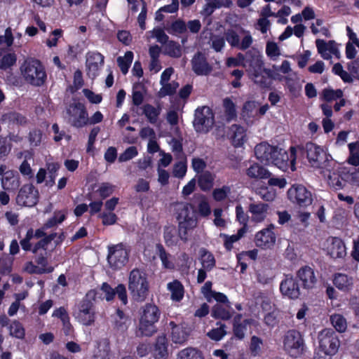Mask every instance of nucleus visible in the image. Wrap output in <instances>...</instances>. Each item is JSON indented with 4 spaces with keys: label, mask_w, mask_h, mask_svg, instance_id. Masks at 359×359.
<instances>
[{
    "label": "nucleus",
    "mask_w": 359,
    "mask_h": 359,
    "mask_svg": "<svg viewBox=\"0 0 359 359\" xmlns=\"http://www.w3.org/2000/svg\"><path fill=\"white\" fill-rule=\"evenodd\" d=\"M296 152L294 147H290L289 154L285 149L265 142L255 147V154L259 161L266 165H273L283 171L288 168L295 170Z\"/></svg>",
    "instance_id": "1"
},
{
    "label": "nucleus",
    "mask_w": 359,
    "mask_h": 359,
    "mask_svg": "<svg viewBox=\"0 0 359 359\" xmlns=\"http://www.w3.org/2000/svg\"><path fill=\"white\" fill-rule=\"evenodd\" d=\"M97 293L90 290L77 305L74 313L75 319L84 326H91L96 319L95 299Z\"/></svg>",
    "instance_id": "2"
},
{
    "label": "nucleus",
    "mask_w": 359,
    "mask_h": 359,
    "mask_svg": "<svg viewBox=\"0 0 359 359\" xmlns=\"http://www.w3.org/2000/svg\"><path fill=\"white\" fill-rule=\"evenodd\" d=\"M160 311L154 304H146L142 309L137 334L141 336L150 337L156 332V323L160 318Z\"/></svg>",
    "instance_id": "3"
},
{
    "label": "nucleus",
    "mask_w": 359,
    "mask_h": 359,
    "mask_svg": "<svg viewBox=\"0 0 359 359\" xmlns=\"http://www.w3.org/2000/svg\"><path fill=\"white\" fill-rule=\"evenodd\" d=\"M180 238L188 240V231L196 227L197 222L193 207L189 203L177 204L176 208Z\"/></svg>",
    "instance_id": "4"
},
{
    "label": "nucleus",
    "mask_w": 359,
    "mask_h": 359,
    "mask_svg": "<svg viewBox=\"0 0 359 359\" xmlns=\"http://www.w3.org/2000/svg\"><path fill=\"white\" fill-rule=\"evenodd\" d=\"M20 70L25 81L35 86L43 85L46 79L43 66L36 59L25 60L21 65Z\"/></svg>",
    "instance_id": "5"
},
{
    "label": "nucleus",
    "mask_w": 359,
    "mask_h": 359,
    "mask_svg": "<svg viewBox=\"0 0 359 359\" xmlns=\"http://www.w3.org/2000/svg\"><path fill=\"white\" fill-rule=\"evenodd\" d=\"M128 289L135 301L143 302L149 292L146 274L137 269H133L128 278Z\"/></svg>",
    "instance_id": "6"
},
{
    "label": "nucleus",
    "mask_w": 359,
    "mask_h": 359,
    "mask_svg": "<svg viewBox=\"0 0 359 359\" xmlns=\"http://www.w3.org/2000/svg\"><path fill=\"white\" fill-rule=\"evenodd\" d=\"M224 37L232 48L241 50H247L253 43V38L250 32L243 28L229 29L224 32Z\"/></svg>",
    "instance_id": "7"
},
{
    "label": "nucleus",
    "mask_w": 359,
    "mask_h": 359,
    "mask_svg": "<svg viewBox=\"0 0 359 359\" xmlns=\"http://www.w3.org/2000/svg\"><path fill=\"white\" fill-rule=\"evenodd\" d=\"M283 348L291 357H300L305 350L304 340L301 333L294 330L287 331L283 338Z\"/></svg>",
    "instance_id": "8"
},
{
    "label": "nucleus",
    "mask_w": 359,
    "mask_h": 359,
    "mask_svg": "<svg viewBox=\"0 0 359 359\" xmlns=\"http://www.w3.org/2000/svg\"><path fill=\"white\" fill-rule=\"evenodd\" d=\"M304 150L309 163L313 168L324 169L328 165L331 156L321 147L313 143L307 142Z\"/></svg>",
    "instance_id": "9"
},
{
    "label": "nucleus",
    "mask_w": 359,
    "mask_h": 359,
    "mask_svg": "<svg viewBox=\"0 0 359 359\" xmlns=\"http://www.w3.org/2000/svg\"><path fill=\"white\" fill-rule=\"evenodd\" d=\"M130 249L123 243L108 246L107 261L114 269H120L128 261Z\"/></svg>",
    "instance_id": "10"
},
{
    "label": "nucleus",
    "mask_w": 359,
    "mask_h": 359,
    "mask_svg": "<svg viewBox=\"0 0 359 359\" xmlns=\"http://www.w3.org/2000/svg\"><path fill=\"white\" fill-rule=\"evenodd\" d=\"M214 123V115L210 107L203 106L196 109L193 125L197 133H208Z\"/></svg>",
    "instance_id": "11"
},
{
    "label": "nucleus",
    "mask_w": 359,
    "mask_h": 359,
    "mask_svg": "<svg viewBox=\"0 0 359 359\" xmlns=\"http://www.w3.org/2000/svg\"><path fill=\"white\" fill-rule=\"evenodd\" d=\"M319 348L326 355H334L340 346L339 340L331 329H325L318 334Z\"/></svg>",
    "instance_id": "12"
},
{
    "label": "nucleus",
    "mask_w": 359,
    "mask_h": 359,
    "mask_svg": "<svg viewBox=\"0 0 359 359\" xmlns=\"http://www.w3.org/2000/svg\"><path fill=\"white\" fill-rule=\"evenodd\" d=\"M39 200V191L34 185L27 184L23 185L16 197V203L20 206L33 207Z\"/></svg>",
    "instance_id": "13"
},
{
    "label": "nucleus",
    "mask_w": 359,
    "mask_h": 359,
    "mask_svg": "<svg viewBox=\"0 0 359 359\" xmlns=\"http://www.w3.org/2000/svg\"><path fill=\"white\" fill-rule=\"evenodd\" d=\"M69 121L76 128H81L88 123V117L85 107L81 103L71 104L67 109Z\"/></svg>",
    "instance_id": "14"
},
{
    "label": "nucleus",
    "mask_w": 359,
    "mask_h": 359,
    "mask_svg": "<svg viewBox=\"0 0 359 359\" xmlns=\"http://www.w3.org/2000/svg\"><path fill=\"white\" fill-rule=\"evenodd\" d=\"M289 198L301 207H307L312 203L311 193L303 185H293L287 191Z\"/></svg>",
    "instance_id": "15"
},
{
    "label": "nucleus",
    "mask_w": 359,
    "mask_h": 359,
    "mask_svg": "<svg viewBox=\"0 0 359 359\" xmlns=\"http://www.w3.org/2000/svg\"><path fill=\"white\" fill-rule=\"evenodd\" d=\"M0 180L4 190L14 191L20 186V177L16 172L8 170L5 165H0Z\"/></svg>",
    "instance_id": "16"
},
{
    "label": "nucleus",
    "mask_w": 359,
    "mask_h": 359,
    "mask_svg": "<svg viewBox=\"0 0 359 359\" xmlns=\"http://www.w3.org/2000/svg\"><path fill=\"white\" fill-rule=\"evenodd\" d=\"M324 246L327 254L332 258H342L346 255L345 245L339 238L329 237Z\"/></svg>",
    "instance_id": "17"
},
{
    "label": "nucleus",
    "mask_w": 359,
    "mask_h": 359,
    "mask_svg": "<svg viewBox=\"0 0 359 359\" xmlns=\"http://www.w3.org/2000/svg\"><path fill=\"white\" fill-rule=\"evenodd\" d=\"M88 75L91 79L98 75L100 67L104 64V56L98 52H88L86 54Z\"/></svg>",
    "instance_id": "18"
},
{
    "label": "nucleus",
    "mask_w": 359,
    "mask_h": 359,
    "mask_svg": "<svg viewBox=\"0 0 359 359\" xmlns=\"http://www.w3.org/2000/svg\"><path fill=\"white\" fill-rule=\"evenodd\" d=\"M316 45L318 53L320 54L323 59L330 60L332 57V55L339 58L340 52L337 44L334 41H329L328 42H326L323 39H316Z\"/></svg>",
    "instance_id": "19"
},
{
    "label": "nucleus",
    "mask_w": 359,
    "mask_h": 359,
    "mask_svg": "<svg viewBox=\"0 0 359 359\" xmlns=\"http://www.w3.org/2000/svg\"><path fill=\"white\" fill-rule=\"evenodd\" d=\"M280 290L283 295L292 299L300 296V287L296 278L292 276H286L280 285Z\"/></svg>",
    "instance_id": "20"
},
{
    "label": "nucleus",
    "mask_w": 359,
    "mask_h": 359,
    "mask_svg": "<svg viewBox=\"0 0 359 359\" xmlns=\"http://www.w3.org/2000/svg\"><path fill=\"white\" fill-rule=\"evenodd\" d=\"M191 62L192 70L197 75H208L212 70L211 65L207 61L206 57L201 52H198L194 55Z\"/></svg>",
    "instance_id": "21"
},
{
    "label": "nucleus",
    "mask_w": 359,
    "mask_h": 359,
    "mask_svg": "<svg viewBox=\"0 0 359 359\" xmlns=\"http://www.w3.org/2000/svg\"><path fill=\"white\" fill-rule=\"evenodd\" d=\"M273 225L264 229L255 235V244L257 246L262 248H269L273 246L276 243V236L272 231Z\"/></svg>",
    "instance_id": "22"
},
{
    "label": "nucleus",
    "mask_w": 359,
    "mask_h": 359,
    "mask_svg": "<svg viewBox=\"0 0 359 359\" xmlns=\"http://www.w3.org/2000/svg\"><path fill=\"white\" fill-rule=\"evenodd\" d=\"M169 326L171 328V339L173 343L183 344L187 341L189 329L185 325H177L175 322L170 321Z\"/></svg>",
    "instance_id": "23"
},
{
    "label": "nucleus",
    "mask_w": 359,
    "mask_h": 359,
    "mask_svg": "<svg viewBox=\"0 0 359 359\" xmlns=\"http://www.w3.org/2000/svg\"><path fill=\"white\" fill-rule=\"evenodd\" d=\"M269 205L264 203H252L249 205L248 211L251 214V220L256 223L263 222L268 215Z\"/></svg>",
    "instance_id": "24"
},
{
    "label": "nucleus",
    "mask_w": 359,
    "mask_h": 359,
    "mask_svg": "<svg viewBox=\"0 0 359 359\" xmlns=\"http://www.w3.org/2000/svg\"><path fill=\"white\" fill-rule=\"evenodd\" d=\"M297 276L299 280L302 281L304 289H312L317 282L314 271L307 266L300 268L297 273Z\"/></svg>",
    "instance_id": "25"
},
{
    "label": "nucleus",
    "mask_w": 359,
    "mask_h": 359,
    "mask_svg": "<svg viewBox=\"0 0 359 359\" xmlns=\"http://www.w3.org/2000/svg\"><path fill=\"white\" fill-rule=\"evenodd\" d=\"M228 135L236 147H241L247 140L245 128L238 124L231 126Z\"/></svg>",
    "instance_id": "26"
},
{
    "label": "nucleus",
    "mask_w": 359,
    "mask_h": 359,
    "mask_svg": "<svg viewBox=\"0 0 359 359\" xmlns=\"http://www.w3.org/2000/svg\"><path fill=\"white\" fill-rule=\"evenodd\" d=\"M259 104L255 101L246 102L242 109L241 117L244 121L251 125L258 116Z\"/></svg>",
    "instance_id": "27"
},
{
    "label": "nucleus",
    "mask_w": 359,
    "mask_h": 359,
    "mask_svg": "<svg viewBox=\"0 0 359 359\" xmlns=\"http://www.w3.org/2000/svg\"><path fill=\"white\" fill-rule=\"evenodd\" d=\"M1 121L4 123L8 124V126H22L27 123L26 117L15 111H10L4 114L2 116Z\"/></svg>",
    "instance_id": "28"
},
{
    "label": "nucleus",
    "mask_w": 359,
    "mask_h": 359,
    "mask_svg": "<svg viewBox=\"0 0 359 359\" xmlns=\"http://www.w3.org/2000/svg\"><path fill=\"white\" fill-rule=\"evenodd\" d=\"M168 342L165 335L158 336L154 344V355L156 358L161 359L168 355Z\"/></svg>",
    "instance_id": "29"
},
{
    "label": "nucleus",
    "mask_w": 359,
    "mask_h": 359,
    "mask_svg": "<svg viewBox=\"0 0 359 359\" xmlns=\"http://www.w3.org/2000/svg\"><path fill=\"white\" fill-rule=\"evenodd\" d=\"M246 175L252 179H266L271 173L258 163H254L246 170Z\"/></svg>",
    "instance_id": "30"
},
{
    "label": "nucleus",
    "mask_w": 359,
    "mask_h": 359,
    "mask_svg": "<svg viewBox=\"0 0 359 359\" xmlns=\"http://www.w3.org/2000/svg\"><path fill=\"white\" fill-rule=\"evenodd\" d=\"M334 284L339 290L348 291L353 286V279L346 274L338 273L334 276Z\"/></svg>",
    "instance_id": "31"
},
{
    "label": "nucleus",
    "mask_w": 359,
    "mask_h": 359,
    "mask_svg": "<svg viewBox=\"0 0 359 359\" xmlns=\"http://www.w3.org/2000/svg\"><path fill=\"white\" fill-rule=\"evenodd\" d=\"M179 234L177 235V230L174 225H167L163 229V238L165 244L169 246H175L177 244Z\"/></svg>",
    "instance_id": "32"
},
{
    "label": "nucleus",
    "mask_w": 359,
    "mask_h": 359,
    "mask_svg": "<svg viewBox=\"0 0 359 359\" xmlns=\"http://www.w3.org/2000/svg\"><path fill=\"white\" fill-rule=\"evenodd\" d=\"M231 194V187L228 185L217 188L212 191V197L217 202L224 201V200H228L230 202L233 201Z\"/></svg>",
    "instance_id": "33"
},
{
    "label": "nucleus",
    "mask_w": 359,
    "mask_h": 359,
    "mask_svg": "<svg viewBox=\"0 0 359 359\" xmlns=\"http://www.w3.org/2000/svg\"><path fill=\"white\" fill-rule=\"evenodd\" d=\"M156 253L159 257L164 268L172 269L175 265L172 260V256L168 253L161 244L156 245Z\"/></svg>",
    "instance_id": "34"
},
{
    "label": "nucleus",
    "mask_w": 359,
    "mask_h": 359,
    "mask_svg": "<svg viewBox=\"0 0 359 359\" xmlns=\"http://www.w3.org/2000/svg\"><path fill=\"white\" fill-rule=\"evenodd\" d=\"M342 173H344L343 171L338 172H330L327 174V183L330 187L335 190H340L345 187L346 182L341 177Z\"/></svg>",
    "instance_id": "35"
},
{
    "label": "nucleus",
    "mask_w": 359,
    "mask_h": 359,
    "mask_svg": "<svg viewBox=\"0 0 359 359\" xmlns=\"http://www.w3.org/2000/svg\"><path fill=\"white\" fill-rule=\"evenodd\" d=\"M199 252L202 268L205 269L206 271L212 269L215 266V259L213 255L205 248H201Z\"/></svg>",
    "instance_id": "36"
},
{
    "label": "nucleus",
    "mask_w": 359,
    "mask_h": 359,
    "mask_svg": "<svg viewBox=\"0 0 359 359\" xmlns=\"http://www.w3.org/2000/svg\"><path fill=\"white\" fill-rule=\"evenodd\" d=\"M168 289L171 293V299L179 302L184 297V287L178 280H174L168 284Z\"/></svg>",
    "instance_id": "37"
},
{
    "label": "nucleus",
    "mask_w": 359,
    "mask_h": 359,
    "mask_svg": "<svg viewBox=\"0 0 359 359\" xmlns=\"http://www.w3.org/2000/svg\"><path fill=\"white\" fill-rule=\"evenodd\" d=\"M163 53L171 57L179 58L182 55V48L177 42L170 41L164 46Z\"/></svg>",
    "instance_id": "38"
},
{
    "label": "nucleus",
    "mask_w": 359,
    "mask_h": 359,
    "mask_svg": "<svg viewBox=\"0 0 359 359\" xmlns=\"http://www.w3.org/2000/svg\"><path fill=\"white\" fill-rule=\"evenodd\" d=\"M349 156L347 163L353 166L359 165V142L349 143L348 145Z\"/></svg>",
    "instance_id": "39"
},
{
    "label": "nucleus",
    "mask_w": 359,
    "mask_h": 359,
    "mask_svg": "<svg viewBox=\"0 0 359 359\" xmlns=\"http://www.w3.org/2000/svg\"><path fill=\"white\" fill-rule=\"evenodd\" d=\"M224 114L227 121L235 119L237 116V112L235 104L232 100L226 97L223 100Z\"/></svg>",
    "instance_id": "40"
},
{
    "label": "nucleus",
    "mask_w": 359,
    "mask_h": 359,
    "mask_svg": "<svg viewBox=\"0 0 359 359\" xmlns=\"http://www.w3.org/2000/svg\"><path fill=\"white\" fill-rule=\"evenodd\" d=\"M224 36L211 34L208 44L210 47L217 53H221L224 50L226 43Z\"/></svg>",
    "instance_id": "41"
},
{
    "label": "nucleus",
    "mask_w": 359,
    "mask_h": 359,
    "mask_svg": "<svg viewBox=\"0 0 359 359\" xmlns=\"http://www.w3.org/2000/svg\"><path fill=\"white\" fill-rule=\"evenodd\" d=\"M33 159V155L29 151L25 152V160L22 162L21 165L19 167V170L20 173L29 179L32 178L34 176V173L32 169L31 168L30 164L28 163V160Z\"/></svg>",
    "instance_id": "42"
},
{
    "label": "nucleus",
    "mask_w": 359,
    "mask_h": 359,
    "mask_svg": "<svg viewBox=\"0 0 359 359\" xmlns=\"http://www.w3.org/2000/svg\"><path fill=\"white\" fill-rule=\"evenodd\" d=\"M160 112V107H155L149 104L143 106V114L145 115L149 122L152 124L156 123Z\"/></svg>",
    "instance_id": "43"
},
{
    "label": "nucleus",
    "mask_w": 359,
    "mask_h": 359,
    "mask_svg": "<svg viewBox=\"0 0 359 359\" xmlns=\"http://www.w3.org/2000/svg\"><path fill=\"white\" fill-rule=\"evenodd\" d=\"M177 359H203V358L196 348L188 347L178 352Z\"/></svg>",
    "instance_id": "44"
},
{
    "label": "nucleus",
    "mask_w": 359,
    "mask_h": 359,
    "mask_svg": "<svg viewBox=\"0 0 359 359\" xmlns=\"http://www.w3.org/2000/svg\"><path fill=\"white\" fill-rule=\"evenodd\" d=\"M214 176L209 172H205L199 175L198 186L203 191L210 189L213 186Z\"/></svg>",
    "instance_id": "45"
},
{
    "label": "nucleus",
    "mask_w": 359,
    "mask_h": 359,
    "mask_svg": "<svg viewBox=\"0 0 359 359\" xmlns=\"http://www.w3.org/2000/svg\"><path fill=\"white\" fill-rule=\"evenodd\" d=\"M133 53L131 51H127L123 57H118L117 58V63L123 74H126L128 69L133 62Z\"/></svg>",
    "instance_id": "46"
},
{
    "label": "nucleus",
    "mask_w": 359,
    "mask_h": 359,
    "mask_svg": "<svg viewBox=\"0 0 359 359\" xmlns=\"http://www.w3.org/2000/svg\"><path fill=\"white\" fill-rule=\"evenodd\" d=\"M246 232L247 231L245 227H242L238 231V233L235 235L228 236L225 234H221L220 236L224 238L225 248L228 250H230L233 247V243L238 241L241 238H242Z\"/></svg>",
    "instance_id": "47"
},
{
    "label": "nucleus",
    "mask_w": 359,
    "mask_h": 359,
    "mask_svg": "<svg viewBox=\"0 0 359 359\" xmlns=\"http://www.w3.org/2000/svg\"><path fill=\"white\" fill-rule=\"evenodd\" d=\"M109 354V346L107 343H99L95 348L93 354V359H108Z\"/></svg>",
    "instance_id": "48"
},
{
    "label": "nucleus",
    "mask_w": 359,
    "mask_h": 359,
    "mask_svg": "<svg viewBox=\"0 0 359 359\" xmlns=\"http://www.w3.org/2000/svg\"><path fill=\"white\" fill-rule=\"evenodd\" d=\"M212 316L215 318L226 320L231 318V313L228 309L224 308L223 306L216 304L212 308Z\"/></svg>",
    "instance_id": "49"
},
{
    "label": "nucleus",
    "mask_w": 359,
    "mask_h": 359,
    "mask_svg": "<svg viewBox=\"0 0 359 359\" xmlns=\"http://www.w3.org/2000/svg\"><path fill=\"white\" fill-rule=\"evenodd\" d=\"M251 324H255V321L252 319H246L241 324L233 325L234 335L239 339H243L247 330V326Z\"/></svg>",
    "instance_id": "50"
},
{
    "label": "nucleus",
    "mask_w": 359,
    "mask_h": 359,
    "mask_svg": "<svg viewBox=\"0 0 359 359\" xmlns=\"http://www.w3.org/2000/svg\"><path fill=\"white\" fill-rule=\"evenodd\" d=\"M330 320L334 328L339 332H344L347 328L346 318L341 314L331 316Z\"/></svg>",
    "instance_id": "51"
},
{
    "label": "nucleus",
    "mask_w": 359,
    "mask_h": 359,
    "mask_svg": "<svg viewBox=\"0 0 359 359\" xmlns=\"http://www.w3.org/2000/svg\"><path fill=\"white\" fill-rule=\"evenodd\" d=\"M266 54L271 60L276 61L281 55L280 47L274 41H268L266 45Z\"/></svg>",
    "instance_id": "52"
},
{
    "label": "nucleus",
    "mask_w": 359,
    "mask_h": 359,
    "mask_svg": "<svg viewBox=\"0 0 359 359\" xmlns=\"http://www.w3.org/2000/svg\"><path fill=\"white\" fill-rule=\"evenodd\" d=\"M60 165L57 162H47L46 168L48 172V180L46 181V185L52 187L55 184L56 172L60 169Z\"/></svg>",
    "instance_id": "53"
},
{
    "label": "nucleus",
    "mask_w": 359,
    "mask_h": 359,
    "mask_svg": "<svg viewBox=\"0 0 359 359\" xmlns=\"http://www.w3.org/2000/svg\"><path fill=\"white\" fill-rule=\"evenodd\" d=\"M23 270L30 274L36 273V274H42V273H49L53 271V268H39L38 266H36L32 262H27L25 263Z\"/></svg>",
    "instance_id": "54"
},
{
    "label": "nucleus",
    "mask_w": 359,
    "mask_h": 359,
    "mask_svg": "<svg viewBox=\"0 0 359 359\" xmlns=\"http://www.w3.org/2000/svg\"><path fill=\"white\" fill-rule=\"evenodd\" d=\"M161 85L162 87L158 91V96L161 97L172 95L175 93L176 90L179 87V84L176 81H172L170 83L166 82Z\"/></svg>",
    "instance_id": "55"
},
{
    "label": "nucleus",
    "mask_w": 359,
    "mask_h": 359,
    "mask_svg": "<svg viewBox=\"0 0 359 359\" xmlns=\"http://www.w3.org/2000/svg\"><path fill=\"white\" fill-rule=\"evenodd\" d=\"M219 327L211 330L208 332V336L212 340L219 341L222 339L226 334V325L222 323H217Z\"/></svg>",
    "instance_id": "56"
},
{
    "label": "nucleus",
    "mask_w": 359,
    "mask_h": 359,
    "mask_svg": "<svg viewBox=\"0 0 359 359\" xmlns=\"http://www.w3.org/2000/svg\"><path fill=\"white\" fill-rule=\"evenodd\" d=\"M256 193L262 200L268 202L273 201L276 196V191L267 187H260Z\"/></svg>",
    "instance_id": "57"
},
{
    "label": "nucleus",
    "mask_w": 359,
    "mask_h": 359,
    "mask_svg": "<svg viewBox=\"0 0 359 359\" xmlns=\"http://www.w3.org/2000/svg\"><path fill=\"white\" fill-rule=\"evenodd\" d=\"M343 96V92L340 90H333L330 88H325L322 91L323 99L327 102H332L341 98Z\"/></svg>",
    "instance_id": "58"
},
{
    "label": "nucleus",
    "mask_w": 359,
    "mask_h": 359,
    "mask_svg": "<svg viewBox=\"0 0 359 359\" xmlns=\"http://www.w3.org/2000/svg\"><path fill=\"white\" fill-rule=\"evenodd\" d=\"M56 233H50L37 242L32 248V251L34 254H37L40 249L46 250L48 245L55 238Z\"/></svg>",
    "instance_id": "59"
},
{
    "label": "nucleus",
    "mask_w": 359,
    "mask_h": 359,
    "mask_svg": "<svg viewBox=\"0 0 359 359\" xmlns=\"http://www.w3.org/2000/svg\"><path fill=\"white\" fill-rule=\"evenodd\" d=\"M129 321L128 318L124 315L123 312L118 310L116 311V316L114 320V326L117 330H125L127 329V323Z\"/></svg>",
    "instance_id": "60"
},
{
    "label": "nucleus",
    "mask_w": 359,
    "mask_h": 359,
    "mask_svg": "<svg viewBox=\"0 0 359 359\" xmlns=\"http://www.w3.org/2000/svg\"><path fill=\"white\" fill-rule=\"evenodd\" d=\"M10 334L16 338L22 339L25 335V330L21 324L18 321H13L9 326Z\"/></svg>",
    "instance_id": "61"
},
{
    "label": "nucleus",
    "mask_w": 359,
    "mask_h": 359,
    "mask_svg": "<svg viewBox=\"0 0 359 359\" xmlns=\"http://www.w3.org/2000/svg\"><path fill=\"white\" fill-rule=\"evenodd\" d=\"M114 191V186L108 182L101 183L97 192L102 198L109 196Z\"/></svg>",
    "instance_id": "62"
},
{
    "label": "nucleus",
    "mask_w": 359,
    "mask_h": 359,
    "mask_svg": "<svg viewBox=\"0 0 359 359\" xmlns=\"http://www.w3.org/2000/svg\"><path fill=\"white\" fill-rule=\"evenodd\" d=\"M257 281L263 285L269 284L273 279L271 271L269 269L260 270L257 272Z\"/></svg>",
    "instance_id": "63"
},
{
    "label": "nucleus",
    "mask_w": 359,
    "mask_h": 359,
    "mask_svg": "<svg viewBox=\"0 0 359 359\" xmlns=\"http://www.w3.org/2000/svg\"><path fill=\"white\" fill-rule=\"evenodd\" d=\"M16 55L14 53H8L5 55L0 61V68L6 69L13 65L16 62Z\"/></svg>",
    "instance_id": "64"
}]
</instances>
